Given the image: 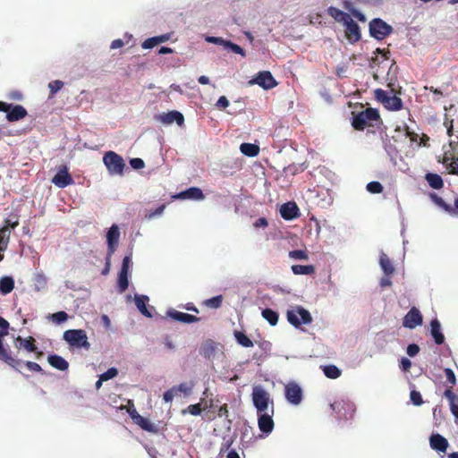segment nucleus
<instances>
[{
  "label": "nucleus",
  "instance_id": "f257e3e1",
  "mask_svg": "<svg viewBox=\"0 0 458 458\" xmlns=\"http://www.w3.org/2000/svg\"><path fill=\"white\" fill-rule=\"evenodd\" d=\"M251 399L253 405L257 410V413L272 411V414H274V402L263 386H253Z\"/></svg>",
  "mask_w": 458,
  "mask_h": 458
},
{
  "label": "nucleus",
  "instance_id": "f03ea898",
  "mask_svg": "<svg viewBox=\"0 0 458 458\" xmlns=\"http://www.w3.org/2000/svg\"><path fill=\"white\" fill-rule=\"evenodd\" d=\"M286 318L289 324L296 328L301 327V325H310L312 322L310 311L299 305L291 307L286 311Z\"/></svg>",
  "mask_w": 458,
  "mask_h": 458
},
{
  "label": "nucleus",
  "instance_id": "7ed1b4c3",
  "mask_svg": "<svg viewBox=\"0 0 458 458\" xmlns=\"http://www.w3.org/2000/svg\"><path fill=\"white\" fill-rule=\"evenodd\" d=\"M9 322L0 317V360L10 365L15 369L22 363L21 360L12 357L11 352L4 346L3 338L8 335Z\"/></svg>",
  "mask_w": 458,
  "mask_h": 458
},
{
  "label": "nucleus",
  "instance_id": "20e7f679",
  "mask_svg": "<svg viewBox=\"0 0 458 458\" xmlns=\"http://www.w3.org/2000/svg\"><path fill=\"white\" fill-rule=\"evenodd\" d=\"M379 119L378 111L375 108H367L352 117V125L354 129L361 131L366 126H373L374 123Z\"/></svg>",
  "mask_w": 458,
  "mask_h": 458
},
{
  "label": "nucleus",
  "instance_id": "39448f33",
  "mask_svg": "<svg viewBox=\"0 0 458 458\" xmlns=\"http://www.w3.org/2000/svg\"><path fill=\"white\" fill-rule=\"evenodd\" d=\"M103 163L105 164L110 175L123 174L125 163L123 157L114 151H107L103 157Z\"/></svg>",
  "mask_w": 458,
  "mask_h": 458
},
{
  "label": "nucleus",
  "instance_id": "423d86ee",
  "mask_svg": "<svg viewBox=\"0 0 458 458\" xmlns=\"http://www.w3.org/2000/svg\"><path fill=\"white\" fill-rule=\"evenodd\" d=\"M64 340L74 348H84L89 350L90 344L88 341L87 334L82 329H69L64 333Z\"/></svg>",
  "mask_w": 458,
  "mask_h": 458
},
{
  "label": "nucleus",
  "instance_id": "0eeeda50",
  "mask_svg": "<svg viewBox=\"0 0 458 458\" xmlns=\"http://www.w3.org/2000/svg\"><path fill=\"white\" fill-rule=\"evenodd\" d=\"M375 98L388 110L398 111L403 107L402 99L395 95H393L392 92L377 89L375 90Z\"/></svg>",
  "mask_w": 458,
  "mask_h": 458
},
{
  "label": "nucleus",
  "instance_id": "6e6552de",
  "mask_svg": "<svg viewBox=\"0 0 458 458\" xmlns=\"http://www.w3.org/2000/svg\"><path fill=\"white\" fill-rule=\"evenodd\" d=\"M19 225V217L16 215L4 219V225L0 228V251H4L9 243L12 230Z\"/></svg>",
  "mask_w": 458,
  "mask_h": 458
},
{
  "label": "nucleus",
  "instance_id": "1a4fd4ad",
  "mask_svg": "<svg viewBox=\"0 0 458 458\" xmlns=\"http://www.w3.org/2000/svg\"><path fill=\"white\" fill-rule=\"evenodd\" d=\"M0 112H5L6 119L11 123L23 119L28 114L22 106L12 105L3 101H0Z\"/></svg>",
  "mask_w": 458,
  "mask_h": 458
},
{
  "label": "nucleus",
  "instance_id": "9d476101",
  "mask_svg": "<svg viewBox=\"0 0 458 458\" xmlns=\"http://www.w3.org/2000/svg\"><path fill=\"white\" fill-rule=\"evenodd\" d=\"M331 409L336 413L339 419H352L355 412V405L348 400H341L330 404Z\"/></svg>",
  "mask_w": 458,
  "mask_h": 458
},
{
  "label": "nucleus",
  "instance_id": "9b49d317",
  "mask_svg": "<svg viewBox=\"0 0 458 458\" xmlns=\"http://www.w3.org/2000/svg\"><path fill=\"white\" fill-rule=\"evenodd\" d=\"M131 266L132 261L131 255L125 256L118 274L117 287L120 293H124L129 286L128 276Z\"/></svg>",
  "mask_w": 458,
  "mask_h": 458
},
{
  "label": "nucleus",
  "instance_id": "f8f14e48",
  "mask_svg": "<svg viewBox=\"0 0 458 458\" xmlns=\"http://www.w3.org/2000/svg\"><path fill=\"white\" fill-rule=\"evenodd\" d=\"M284 397L289 403L299 405L303 398L301 387L294 381L287 383L284 386Z\"/></svg>",
  "mask_w": 458,
  "mask_h": 458
},
{
  "label": "nucleus",
  "instance_id": "ddd939ff",
  "mask_svg": "<svg viewBox=\"0 0 458 458\" xmlns=\"http://www.w3.org/2000/svg\"><path fill=\"white\" fill-rule=\"evenodd\" d=\"M423 317L416 307H412L403 319V326L409 329H414L422 325Z\"/></svg>",
  "mask_w": 458,
  "mask_h": 458
},
{
  "label": "nucleus",
  "instance_id": "4468645a",
  "mask_svg": "<svg viewBox=\"0 0 458 458\" xmlns=\"http://www.w3.org/2000/svg\"><path fill=\"white\" fill-rule=\"evenodd\" d=\"M250 84H257L264 89H270L276 86V81L270 72L263 71L257 73V75L250 81Z\"/></svg>",
  "mask_w": 458,
  "mask_h": 458
},
{
  "label": "nucleus",
  "instance_id": "2eb2a0df",
  "mask_svg": "<svg viewBox=\"0 0 458 458\" xmlns=\"http://www.w3.org/2000/svg\"><path fill=\"white\" fill-rule=\"evenodd\" d=\"M120 239V228L114 224L106 233L107 254L112 256L116 250Z\"/></svg>",
  "mask_w": 458,
  "mask_h": 458
},
{
  "label": "nucleus",
  "instance_id": "dca6fc26",
  "mask_svg": "<svg viewBox=\"0 0 458 458\" xmlns=\"http://www.w3.org/2000/svg\"><path fill=\"white\" fill-rule=\"evenodd\" d=\"M328 12L335 21L342 22L344 26H346V29H360L357 23L353 21L351 14L335 7H330Z\"/></svg>",
  "mask_w": 458,
  "mask_h": 458
},
{
  "label": "nucleus",
  "instance_id": "f3484780",
  "mask_svg": "<svg viewBox=\"0 0 458 458\" xmlns=\"http://www.w3.org/2000/svg\"><path fill=\"white\" fill-rule=\"evenodd\" d=\"M272 411L258 413V426L259 430L266 436L269 435L274 429Z\"/></svg>",
  "mask_w": 458,
  "mask_h": 458
},
{
  "label": "nucleus",
  "instance_id": "a211bd4d",
  "mask_svg": "<svg viewBox=\"0 0 458 458\" xmlns=\"http://www.w3.org/2000/svg\"><path fill=\"white\" fill-rule=\"evenodd\" d=\"M52 182L55 186L62 188V189L73 183V179L72 178L71 174L68 173L67 166L64 165L59 169L57 174L53 177Z\"/></svg>",
  "mask_w": 458,
  "mask_h": 458
},
{
  "label": "nucleus",
  "instance_id": "6ab92c4d",
  "mask_svg": "<svg viewBox=\"0 0 458 458\" xmlns=\"http://www.w3.org/2000/svg\"><path fill=\"white\" fill-rule=\"evenodd\" d=\"M430 447L439 453H445L448 448V441L438 433L432 434L429 437Z\"/></svg>",
  "mask_w": 458,
  "mask_h": 458
},
{
  "label": "nucleus",
  "instance_id": "aec40b11",
  "mask_svg": "<svg viewBox=\"0 0 458 458\" xmlns=\"http://www.w3.org/2000/svg\"><path fill=\"white\" fill-rule=\"evenodd\" d=\"M158 121L164 124H172L176 123L178 125H182L184 122V117L182 113L178 111H170L159 114Z\"/></svg>",
  "mask_w": 458,
  "mask_h": 458
},
{
  "label": "nucleus",
  "instance_id": "412c9836",
  "mask_svg": "<svg viewBox=\"0 0 458 458\" xmlns=\"http://www.w3.org/2000/svg\"><path fill=\"white\" fill-rule=\"evenodd\" d=\"M166 315L169 318H173L174 320H176V321H179V322H182L184 324H191L194 322H198L199 320V318H197L193 315H191L188 313H183V312L173 310V309L168 310L166 312Z\"/></svg>",
  "mask_w": 458,
  "mask_h": 458
},
{
  "label": "nucleus",
  "instance_id": "4be33fe9",
  "mask_svg": "<svg viewBox=\"0 0 458 458\" xmlns=\"http://www.w3.org/2000/svg\"><path fill=\"white\" fill-rule=\"evenodd\" d=\"M280 215L285 220H292L299 216V208L294 202H287L281 206Z\"/></svg>",
  "mask_w": 458,
  "mask_h": 458
},
{
  "label": "nucleus",
  "instance_id": "5701e85b",
  "mask_svg": "<svg viewBox=\"0 0 458 458\" xmlns=\"http://www.w3.org/2000/svg\"><path fill=\"white\" fill-rule=\"evenodd\" d=\"M430 335L436 344L440 345L445 342V335L442 333L441 324L437 318L430 321Z\"/></svg>",
  "mask_w": 458,
  "mask_h": 458
},
{
  "label": "nucleus",
  "instance_id": "b1692460",
  "mask_svg": "<svg viewBox=\"0 0 458 458\" xmlns=\"http://www.w3.org/2000/svg\"><path fill=\"white\" fill-rule=\"evenodd\" d=\"M149 301L148 296L144 294H135L134 302L138 310L147 318H152L151 312L148 310L147 304Z\"/></svg>",
  "mask_w": 458,
  "mask_h": 458
},
{
  "label": "nucleus",
  "instance_id": "393cba45",
  "mask_svg": "<svg viewBox=\"0 0 458 458\" xmlns=\"http://www.w3.org/2000/svg\"><path fill=\"white\" fill-rule=\"evenodd\" d=\"M178 198L192 200H202L205 196L202 191L198 187H191L178 194Z\"/></svg>",
  "mask_w": 458,
  "mask_h": 458
},
{
  "label": "nucleus",
  "instance_id": "a878e982",
  "mask_svg": "<svg viewBox=\"0 0 458 458\" xmlns=\"http://www.w3.org/2000/svg\"><path fill=\"white\" fill-rule=\"evenodd\" d=\"M48 363L60 371H65L69 368L68 361L57 354H50L47 357Z\"/></svg>",
  "mask_w": 458,
  "mask_h": 458
},
{
  "label": "nucleus",
  "instance_id": "bb28decb",
  "mask_svg": "<svg viewBox=\"0 0 458 458\" xmlns=\"http://www.w3.org/2000/svg\"><path fill=\"white\" fill-rule=\"evenodd\" d=\"M360 30H338L337 38L341 41H347L350 44H354L360 38Z\"/></svg>",
  "mask_w": 458,
  "mask_h": 458
},
{
  "label": "nucleus",
  "instance_id": "cd10ccee",
  "mask_svg": "<svg viewBox=\"0 0 458 458\" xmlns=\"http://www.w3.org/2000/svg\"><path fill=\"white\" fill-rule=\"evenodd\" d=\"M136 424L139 425L142 429L151 432L157 433L159 430L158 424L150 421L148 419L142 416H136Z\"/></svg>",
  "mask_w": 458,
  "mask_h": 458
},
{
  "label": "nucleus",
  "instance_id": "c85d7f7f",
  "mask_svg": "<svg viewBox=\"0 0 458 458\" xmlns=\"http://www.w3.org/2000/svg\"><path fill=\"white\" fill-rule=\"evenodd\" d=\"M379 265L385 276H390L394 274V267L387 255L384 252L380 254Z\"/></svg>",
  "mask_w": 458,
  "mask_h": 458
},
{
  "label": "nucleus",
  "instance_id": "c756f323",
  "mask_svg": "<svg viewBox=\"0 0 458 458\" xmlns=\"http://www.w3.org/2000/svg\"><path fill=\"white\" fill-rule=\"evenodd\" d=\"M15 347L24 348L28 352H33L37 351V346L34 344V338L29 337L28 339L18 336L15 339Z\"/></svg>",
  "mask_w": 458,
  "mask_h": 458
},
{
  "label": "nucleus",
  "instance_id": "7c9ffc66",
  "mask_svg": "<svg viewBox=\"0 0 458 458\" xmlns=\"http://www.w3.org/2000/svg\"><path fill=\"white\" fill-rule=\"evenodd\" d=\"M169 38H170V35L169 34H165V35H161V36L152 37V38H149L146 39L142 43V47L144 49H150V48H153L154 47L157 46L158 44L163 43V42L168 40Z\"/></svg>",
  "mask_w": 458,
  "mask_h": 458
},
{
  "label": "nucleus",
  "instance_id": "2f4dec72",
  "mask_svg": "<svg viewBox=\"0 0 458 458\" xmlns=\"http://www.w3.org/2000/svg\"><path fill=\"white\" fill-rule=\"evenodd\" d=\"M14 288V280L11 276H3L0 278V292L3 294L10 293Z\"/></svg>",
  "mask_w": 458,
  "mask_h": 458
},
{
  "label": "nucleus",
  "instance_id": "473e14b6",
  "mask_svg": "<svg viewBox=\"0 0 458 458\" xmlns=\"http://www.w3.org/2000/svg\"><path fill=\"white\" fill-rule=\"evenodd\" d=\"M425 178L428 185L433 189L438 190L444 185L442 177L437 174L428 173Z\"/></svg>",
  "mask_w": 458,
  "mask_h": 458
},
{
  "label": "nucleus",
  "instance_id": "72a5a7b5",
  "mask_svg": "<svg viewBox=\"0 0 458 458\" xmlns=\"http://www.w3.org/2000/svg\"><path fill=\"white\" fill-rule=\"evenodd\" d=\"M241 152L250 157H256L259 152V148L252 143H242L240 146Z\"/></svg>",
  "mask_w": 458,
  "mask_h": 458
},
{
  "label": "nucleus",
  "instance_id": "f704fd0d",
  "mask_svg": "<svg viewBox=\"0 0 458 458\" xmlns=\"http://www.w3.org/2000/svg\"><path fill=\"white\" fill-rule=\"evenodd\" d=\"M291 269L294 275H312L315 272L312 265H293Z\"/></svg>",
  "mask_w": 458,
  "mask_h": 458
},
{
  "label": "nucleus",
  "instance_id": "c9c22d12",
  "mask_svg": "<svg viewBox=\"0 0 458 458\" xmlns=\"http://www.w3.org/2000/svg\"><path fill=\"white\" fill-rule=\"evenodd\" d=\"M262 318L266 319L271 326H276L278 322V314L271 309H264L261 312Z\"/></svg>",
  "mask_w": 458,
  "mask_h": 458
},
{
  "label": "nucleus",
  "instance_id": "e433bc0d",
  "mask_svg": "<svg viewBox=\"0 0 458 458\" xmlns=\"http://www.w3.org/2000/svg\"><path fill=\"white\" fill-rule=\"evenodd\" d=\"M234 337L236 342L243 347H252L253 342L242 332L235 331Z\"/></svg>",
  "mask_w": 458,
  "mask_h": 458
},
{
  "label": "nucleus",
  "instance_id": "4c0bfd02",
  "mask_svg": "<svg viewBox=\"0 0 458 458\" xmlns=\"http://www.w3.org/2000/svg\"><path fill=\"white\" fill-rule=\"evenodd\" d=\"M429 198L431 199V200L437 205L440 208H442L443 210L448 212V213H453L454 212V209L449 206L447 205L442 198H440L439 196H437L436 193H430L429 194Z\"/></svg>",
  "mask_w": 458,
  "mask_h": 458
},
{
  "label": "nucleus",
  "instance_id": "58836bf2",
  "mask_svg": "<svg viewBox=\"0 0 458 458\" xmlns=\"http://www.w3.org/2000/svg\"><path fill=\"white\" fill-rule=\"evenodd\" d=\"M344 8L351 13V14H352L351 16L352 18H355L356 20H358L359 21H360L362 23H364L366 21L365 15L362 13H360V11L356 10L352 6V4H351L349 2H345L344 3Z\"/></svg>",
  "mask_w": 458,
  "mask_h": 458
},
{
  "label": "nucleus",
  "instance_id": "ea45409f",
  "mask_svg": "<svg viewBox=\"0 0 458 458\" xmlns=\"http://www.w3.org/2000/svg\"><path fill=\"white\" fill-rule=\"evenodd\" d=\"M325 376L328 378L335 379L340 377L341 370L335 365H327L323 368Z\"/></svg>",
  "mask_w": 458,
  "mask_h": 458
},
{
  "label": "nucleus",
  "instance_id": "a19ab883",
  "mask_svg": "<svg viewBox=\"0 0 458 458\" xmlns=\"http://www.w3.org/2000/svg\"><path fill=\"white\" fill-rule=\"evenodd\" d=\"M215 343L212 341L206 342L201 347V354L208 359H211L215 352Z\"/></svg>",
  "mask_w": 458,
  "mask_h": 458
},
{
  "label": "nucleus",
  "instance_id": "79ce46f5",
  "mask_svg": "<svg viewBox=\"0 0 458 458\" xmlns=\"http://www.w3.org/2000/svg\"><path fill=\"white\" fill-rule=\"evenodd\" d=\"M224 49L233 52L234 54L241 55L242 56H245L244 50L240 46H238L229 40H226L225 42Z\"/></svg>",
  "mask_w": 458,
  "mask_h": 458
},
{
  "label": "nucleus",
  "instance_id": "37998d69",
  "mask_svg": "<svg viewBox=\"0 0 458 458\" xmlns=\"http://www.w3.org/2000/svg\"><path fill=\"white\" fill-rule=\"evenodd\" d=\"M223 301L222 295H217L215 297H212L210 299H207L204 301V305L211 308V309H217L221 306Z\"/></svg>",
  "mask_w": 458,
  "mask_h": 458
},
{
  "label": "nucleus",
  "instance_id": "c03bdc74",
  "mask_svg": "<svg viewBox=\"0 0 458 458\" xmlns=\"http://www.w3.org/2000/svg\"><path fill=\"white\" fill-rule=\"evenodd\" d=\"M383 189V185L377 181L370 182L366 186V190L372 194L381 193Z\"/></svg>",
  "mask_w": 458,
  "mask_h": 458
},
{
  "label": "nucleus",
  "instance_id": "a18cd8bd",
  "mask_svg": "<svg viewBox=\"0 0 458 458\" xmlns=\"http://www.w3.org/2000/svg\"><path fill=\"white\" fill-rule=\"evenodd\" d=\"M289 258L296 260H308L309 256L305 250H294L289 252Z\"/></svg>",
  "mask_w": 458,
  "mask_h": 458
},
{
  "label": "nucleus",
  "instance_id": "49530a36",
  "mask_svg": "<svg viewBox=\"0 0 458 458\" xmlns=\"http://www.w3.org/2000/svg\"><path fill=\"white\" fill-rule=\"evenodd\" d=\"M369 29H392V27L381 19L376 18L369 21Z\"/></svg>",
  "mask_w": 458,
  "mask_h": 458
},
{
  "label": "nucleus",
  "instance_id": "de8ad7c7",
  "mask_svg": "<svg viewBox=\"0 0 458 458\" xmlns=\"http://www.w3.org/2000/svg\"><path fill=\"white\" fill-rule=\"evenodd\" d=\"M118 375V369L116 368H110L106 372L100 375V381H107L115 377Z\"/></svg>",
  "mask_w": 458,
  "mask_h": 458
},
{
  "label": "nucleus",
  "instance_id": "09e8293b",
  "mask_svg": "<svg viewBox=\"0 0 458 458\" xmlns=\"http://www.w3.org/2000/svg\"><path fill=\"white\" fill-rule=\"evenodd\" d=\"M52 320L56 324H62L68 319V315L65 311H58L51 315Z\"/></svg>",
  "mask_w": 458,
  "mask_h": 458
},
{
  "label": "nucleus",
  "instance_id": "8fccbe9b",
  "mask_svg": "<svg viewBox=\"0 0 458 458\" xmlns=\"http://www.w3.org/2000/svg\"><path fill=\"white\" fill-rule=\"evenodd\" d=\"M64 86V82L62 81L56 80L48 83V88L50 89L51 95H55Z\"/></svg>",
  "mask_w": 458,
  "mask_h": 458
},
{
  "label": "nucleus",
  "instance_id": "3c124183",
  "mask_svg": "<svg viewBox=\"0 0 458 458\" xmlns=\"http://www.w3.org/2000/svg\"><path fill=\"white\" fill-rule=\"evenodd\" d=\"M177 394L179 392L183 393L185 395H188L191 393L192 386L188 383H182L177 386H174Z\"/></svg>",
  "mask_w": 458,
  "mask_h": 458
},
{
  "label": "nucleus",
  "instance_id": "603ef678",
  "mask_svg": "<svg viewBox=\"0 0 458 458\" xmlns=\"http://www.w3.org/2000/svg\"><path fill=\"white\" fill-rule=\"evenodd\" d=\"M165 208V205L159 206L157 208H156L154 211H150L146 215V218L148 220H151L157 216H160Z\"/></svg>",
  "mask_w": 458,
  "mask_h": 458
},
{
  "label": "nucleus",
  "instance_id": "864d4df0",
  "mask_svg": "<svg viewBox=\"0 0 458 458\" xmlns=\"http://www.w3.org/2000/svg\"><path fill=\"white\" fill-rule=\"evenodd\" d=\"M410 398H411V401L412 402V403L414 405L418 406V405H420L423 403L420 393L417 392L415 390H412L411 392Z\"/></svg>",
  "mask_w": 458,
  "mask_h": 458
},
{
  "label": "nucleus",
  "instance_id": "5fc2aeb1",
  "mask_svg": "<svg viewBox=\"0 0 458 458\" xmlns=\"http://www.w3.org/2000/svg\"><path fill=\"white\" fill-rule=\"evenodd\" d=\"M175 395H177V392L175 387L174 386L164 393L163 399L165 403H170L173 401Z\"/></svg>",
  "mask_w": 458,
  "mask_h": 458
},
{
  "label": "nucleus",
  "instance_id": "6e6d98bb",
  "mask_svg": "<svg viewBox=\"0 0 458 458\" xmlns=\"http://www.w3.org/2000/svg\"><path fill=\"white\" fill-rule=\"evenodd\" d=\"M186 411L191 413V415L198 416L201 412L200 404L197 403V404L189 405L187 407L186 411H183V413Z\"/></svg>",
  "mask_w": 458,
  "mask_h": 458
},
{
  "label": "nucleus",
  "instance_id": "4d7b16f0",
  "mask_svg": "<svg viewBox=\"0 0 458 458\" xmlns=\"http://www.w3.org/2000/svg\"><path fill=\"white\" fill-rule=\"evenodd\" d=\"M392 30H369L370 36L377 39H383L390 34Z\"/></svg>",
  "mask_w": 458,
  "mask_h": 458
},
{
  "label": "nucleus",
  "instance_id": "13d9d810",
  "mask_svg": "<svg viewBox=\"0 0 458 458\" xmlns=\"http://www.w3.org/2000/svg\"><path fill=\"white\" fill-rule=\"evenodd\" d=\"M420 346L416 344H411L406 348V352L410 357H415L420 352Z\"/></svg>",
  "mask_w": 458,
  "mask_h": 458
},
{
  "label": "nucleus",
  "instance_id": "bf43d9fd",
  "mask_svg": "<svg viewBox=\"0 0 458 458\" xmlns=\"http://www.w3.org/2000/svg\"><path fill=\"white\" fill-rule=\"evenodd\" d=\"M130 165L133 169H141L145 166V163L141 158L135 157L130 160Z\"/></svg>",
  "mask_w": 458,
  "mask_h": 458
},
{
  "label": "nucleus",
  "instance_id": "052dcab7",
  "mask_svg": "<svg viewBox=\"0 0 458 458\" xmlns=\"http://www.w3.org/2000/svg\"><path fill=\"white\" fill-rule=\"evenodd\" d=\"M445 374L447 382L450 383L452 385V386H454L456 384V377H455L454 371L451 369L447 368V369H445Z\"/></svg>",
  "mask_w": 458,
  "mask_h": 458
},
{
  "label": "nucleus",
  "instance_id": "680f3d73",
  "mask_svg": "<svg viewBox=\"0 0 458 458\" xmlns=\"http://www.w3.org/2000/svg\"><path fill=\"white\" fill-rule=\"evenodd\" d=\"M456 158L457 157H454L450 151H445L443 157L442 163L448 169V166H450V163Z\"/></svg>",
  "mask_w": 458,
  "mask_h": 458
},
{
  "label": "nucleus",
  "instance_id": "e2e57ef3",
  "mask_svg": "<svg viewBox=\"0 0 458 458\" xmlns=\"http://www.w3.org/2000/svg\"><path fill=\"white\" fill-rule=\"evenodd\" d=\"M411 367V361L408 358L403 357L400 360V368L402 370L407 372L410 370Z\"/></svg>",
  "mask_w": 458,
  "mask_h": 458
},
{
  "label": "nucleus",
  "instance_id": "0e129e2a",
  "mask_svg": "<svg viewBox=\"0 0 458 458\" xmlns=\"http://www.w3.org/2000/svg\"><path fill=\"white\" fill-rule=\"evenodd\" d=\"M46 284V278L44 276L42 275H37L35 276V285L37 287L38 290H39L40 288H43Z\"/></svg>",
  "mask_w": 458,
  "mask_h": 458
},
{
  "label": "nucleus",
  "instance_id": "69168bd1",
  "mask_svg": "<svg viewBox=\"0 0 458 458\" xmlns=\"http://www.w3.org/2000/svg\"><path fill=\"white\" fill-rule=\"evenodd\" d=\"M233 440V437H224L221 450H228L232 446Z\"/></svg>",
  "mask_w": 458,
  "mask_h": 458
},
{
  "label": "nucleus",
  "instance_id": "338daca9",
  "mask_svg": "<svg viewBox=\"0 0 458 458\" xmlns=\"http://www.w3.org/2000/svg\"><path fill=\"white\" fill-rule=\"evenodd\" d=\"M450 409L453 415L458 420V397L454 400H452L450 403Z\"/></svg>",
  "mask_w": 458,
  "mask_h": 458
},
{
  "label": "nucleus",
  "instance_id": "774afa93",
  "mask_svg": "<svg viewBox=\"0 0 458 458\" xmlns=\"http://www.w3.org/2000/svg\"><path fill=\"white\" fill-rule=\"evenodd\" d=\"M448 170L451 174H458V157L450 163Z\"/></svg>",
  "mask_w": 458,
  "mask_h": 458
}]
</instances>
